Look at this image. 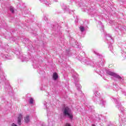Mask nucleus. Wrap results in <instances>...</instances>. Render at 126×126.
Wrapping results in <instances>:
<instances>
[{
	"mask_svg": "<svg viewBox=\"0 0 126 126\" xmlns=\"http://www.w3.org/2000/svg\"><path fill=\"white\" fill-rule=\"evenodd\" d=\"M63 114L64 117H67L70 119V120H72L73 119V115L71 113V110L69 108L66 107L63 109Z\"/></svg>",
	"mask_w": 126,
	"mask_h": 126,
	"instance_id": "nucleus-1",
	"label": "nucleus"
},
{
	"mask_svg": "<svg viewBox=\"0 0 126 126\" xmlns=\"http://www.w3.org/2000/svg\"><path fill=\"white\" fill-rule=\"evenodd\" d=\"M94 101L95 103H98V104H100V105H105L106 104V101L103 100L100 97V96H97L96 94L95 96H94L93 98Z\"/></svg>",
	"mask_w": 126,
	"mask_h": 126,
	"instance_id": "nucleus-2",
	"label": "nucleus"
},
{
	"mask_svg": "<svg viewBox=\"0 0 126 126\" xmlns=\"http://www.w3.org/2000/svg\"><path fill=\"white\" fill-rule=\"evenodd\" d=\"M106 73L107 74H108V75H110L111 76H114V77H115L116 78H118V79H119V80H122V77H120V75L112 71H107Z\"/></svg>",
	"mask_w": 126,
	"mask_h": 126,
	"instance_id": "nucleus-3",
	"label": "nucleus"
},
{
	"mask_svg": "<svg viewBox=\"0 0 126 126\" xmlns=\"http://www.w3.org/2000/svg\"><path fill=\"white\" fill-rule=\"evenodd\" d=\"M114 101L115 102H116V104H117V107L119 109V110H120L121 112L124 111L123 106H122V104H121V103L119 102V99H114Z\"/></svg>",
	"mask_w": 126,
	"mask_h": 126,
	"instance_id": "nucleus-4",
	"label": "nucleus"
},
{
	"mask_svg": "<svg viewBox=\"0 0 126 126\" xmlns=\"http://www.w3.org/2000/svg\"><path fill=\"white\" fill-rule=\"evenodd\" d=\"M23 119V117H22V114H20L19 115L17 120V124L18 125H19V126H21V120H22Z\"/></svg>",
	"mask_w": 126,
	"mask_h": 126,
	"instance_id": "nucleus-5",
	"label": "nucleus"
},
{
	"mask_svg": "<svg viewBox=\"0 0 126 126\" xmlns=\"http://www.w3.org/2000/svg\"><path fill=\"white\" fill-rule=\"evenodd\" d=\"M53 78L54 80H56L59 78V76L58 75V73L57 72H55L53 74Z\"/></svg>",
	"mask_w": 126,
	"mask_h": 126,
	"instance_id": "nucleus-6",
	"label": "nucleus"
},
{
	"mask_svg": "<svg viewBox=\"0 0 126 126\" xmlns=\"http://www.w3.org/2000/svg\"><path fill=\"white\" fill-rule=\"evenodd\" d=\"M24 120L25 121V122L28 124V123H29L30 122V119L29 117V116H27L26 117L24 118Z\"/></svg>",
	"mask_w": 126,
	"mask_h": 126,
	"instance_id": "nucleus-7",
	"label": "nucleus"
},
{
	"mask_svg": "<svg viewBox=\"0 0 126 126\" xmlns=\"http://www.w3.org/2000/svg\"><path fill=\"white\" fill-rule=\"evenodd\" d=\"M105 37L106 40H112V36L111 35L107 34Z\"/></svg>",
	"mask_w": 126,
	"mask_h": 126,
	"instance_id": "nucleus-8",
	"label": "nucleus"
},
{
	"mask_svg": "<svg viewBox=\"0 0 126 126\" xmlns=\"http://www.w3.org/2000/svg\"><path fill=\"white\" fill-rule=\"evenodd\" d=\"M33 102H34V100L33 99V98L32 97H30L29 103L31 105H32Z\"/></svg>",
	"mask_w": 126,
	"mask_h": 126,
	"instance_id": "nucleus-9",
	"label": "nucleus"
},
{
	"mask_svg": "<svg viewBox=\"0 0 126 126\" xmlns=\"http://www.w3.org/2000/svg\"><path fill=\"white\" fill-rule=\"evenodd\" d=\"M75 86H76L78 90H80V89H81V86H80V85H79V84L77 83H75Z\"/></svg>",
	"mask_w": 126,
	"mask_h": 126,
	"instance_id": "nucleus-10",
	"label": "nucleus"
},
{
	"mask_svg": "<svg viewBox=\"0 0 126 126\" xmlns=\"http://www.w3.org/2000/svg\"><path fill=\"white\" fill-rule=\"evenodd\" d=\"M10 11H11V12H12V13H14V8H13V7H12V6L10 7Z\"/></svg>",
	"mask_w": 126,
	"mask_h": 126,
	"instance_id": "nucleus-11",
	"label": "nucleus"
},
{
	"mask_svg": "<svg viewBox=\"0 0 126 126\" xmlns=\"http://www.w3.org/2000/svg\"><path fill=\"white\" fill-rule=\"evenodd\" d=\"M21 59L22 60V59H23V60L22 61V62H27V61H28V60H27V59H26V57H22V58H21Z\"/></svg>",
	"mask_w": 126,
	"mask_h": 126,
	"instance_id": "nucleus-12",
	"label": "nucleus"
},
{
	"mask_svg": "<svg viewBox=\"0 0 126 126\" xmlns=\"http://www.w3.org/2000/svg\"><path fill=\"white\" fill-rule=\"evenodd\" d=\"M80 29L81 32H83L85 30L84 27H82V26L80 27Z\"/></svg>",
	"mask_w": 126,
	"mask_h": 126,
	"instance_id": "nucleus-13",
	"label": "nucleus"
},
{
	"mask_svg": "<svg viewBox=\"0 0 126 126\" xmlns=\"http://www.w3.org/2000/svg\"><path fill=\"white\" fill-rule=\"evenodd\" d=\"M94 53L95 54L97 55V56H99V53H98V52H97V51H94Z\"/></svg>",
	"mask_w": 126,
	"mask_h": 126,
	"instance_id": "nucleus-14",
	"label": "nucleus"
},
{
	"mask_svg": "<svg viewBox=\"0 0 126 126\" xmlns=\"http://www.w3.org/2000/svg\"><path fill=\"white\" fill-rule=\"evenodd\" d=\"M43 19L45 20V21H47L48 20V18H47V17H44L43 18Z\"/></svg>",
	"mask_w": 126,
	"mask_h": 126,
	"instance_id": "nucleus-15",
	"label": "nucleus"
},
{
	"mask_svg": "<svg viewBox=\"0 0 126 126\" xmlns=\"http://www.w3.org/2000/svg\"><path fill=\"white\" fill-rule=\"evenodd\" d=\"M90 64H91V65H92V66H94V65L93 64V63L92 62H90Z\"/></svg>",
	"mask_w": 126,
	"mask_h": 126,
	"instance_id": "nucleus-16",
	"label": "nucleus"
},
{
	"mask_svg": "<svg viewBox=\"0 0 126 126\" xmlns=\"http://www.w3.org/2000/svg\"><path fill=\"white\" fill-rule=\"evenodd\" d=\"M12 126H18L17 125H16V124H14V123H13L12 124Z\"/></svg>",
	"mask_w": 126,
	"mask_h": 126,
	"instance_id": "nucleus-17",
	"label": "nucleus"
},
{
	"mask_svg": "<svg viewBox=\"0 0 126 126\" xmlns=\"http://www.w3.org/2000/svg\"><path fill=\"white\" fill-rule=\"evenodd\" d=\"M66 126H70V124H68V123H67L66 124Z\"/></svg>",
	"mask_w": 126,
	"mask_h": 126,
	"instance_id": "nucleus-18",
	"label": "nucleus"
},
{
	"mask_svg": "<svg viewBox=\"0 0 126 126\" xmlns=\"http://www.w3.org/2000/svg\"><path fill=\"white\" fill-rule=\"evenodd\" d=\"M78 78H77L76 80H75V81H76V82H78Z\"/></svg>",
	"mask_w": 126,
	"mask_h": 126,
	"instance_id": "nucleus-19",
	"label": "nucleus"
},
{
	"mask_svg": "<svg viewBox=\"0 0 126 126\" xmlns=\"http://www.w3.org/2000/svg\"><path fill=\"white\" fill-rule=\"evenodd\" d=\"M40 1H41L42 2H45V0H40Z\"/></svg>",
	"mask_w": 126,
	"mask_h": 126,
	"instance_id": "nucleus-20",
	"label": "nucleus"
},
{
	"mask_svg": "<svg viewBox=\"0 0 126 126\" xmlns=\"http://www.w3.org/2000/svg\"><path fill=\"white\" fill-rule=\"evenodd\" d=\"M7 57H8V55H6V56H5L6 59H7V60H8V58H7Z\"/></svg>",
	"mask_w": 126,
	"mask_h": 126,
	"instance_id": "nucleus-21",
	"label": "nucleus"
},
{
	"mask_svg": "<svg viewBox=\"0 0 126 126\" xmlns=\"http://www.w3.org/2000/svg\"><path fill=\"white\" fill-rule=\"evenodd\" d=\"M63 9H65V7H63Z\"/></svg>",
	"mask_w": 126,
	"mask_h": 126,
	"instance_id": "nucleus-22",
	"label": "nucleus"
},
{
	"mask_svg": "<svg viewBox=\"0 0 126 126\" xmlns=\"http://www.w3.org/2000/svg\"><path fill=\"white\" fill-rule=\"evenodd\" d=\"M92 126H95L94 125H93Z\"/></svg>",
	"mask_w": 126,
	"mask_h": 126,
	"instance_id": "nucleus-23",
	"label": "nucleus"
},
{
	"mask_svg": "<svg viewBox=\"0 0 126 126\" xmlns=\"http://www.w3.org/2000/svg\"><path fill=\"white\" fill-rule=\"evenodd\" d=\"M99 23L102 24V23H101V22H99Z\"/></svg>",
	"mask_w": 126,
	"mask_h": 126,
	"instance_id": "nucleus-24",
	"label": "nucleus"
}]
</instances>
